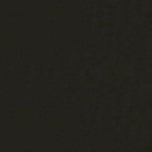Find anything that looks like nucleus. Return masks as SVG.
<instances>
[{
    "instance_id": "nucleus-1",
    "label": "nucleus",
    "mask_w": 152,
    "mask_h": 152,
    "mask_svg": "<svg viewBox=\"0 0 152 152\" xmlns=\"http://www.w3.org/2000/svg\"><path fill=\"white\" fill-rule=\"evenodd\" d=\"M7 126V129H8V130H9V131H10L11 130L12 128V126H11V124L10 123H8Z\"/></svg>"
},
{
    "instance_id": "nucleus-2",
    "label": "nucleus",
    "mask_w": 152,
    "mask_h": 152,
    "mask_svg": "<svg viewBox=\"0 0 152 152\" xmlns=\"http://www.w3.org/2000/svg\"><path fill=\"white\" fill-rule=\"evenodd\" d=\"M7 87L9 90H10L11 89V85L9 83H7Z\"/></svg>"
},
{
    "instance_id": "nucleus-3",
    "label": "nucleus",
    "mask_w": 152,
    "mask_h": 152,
    "mask_svg": "<svg viewBox=\"0 0 152 152\" xmlns=\"http://www.w3.org/2000/svg\"><path fill=\"white\" fill-rule=\"evenodd\" d=\"M7 120H9V119L11 117L10 115H9L8 112L7 111Z\"/></svg>"
},
{
    "instance_id": "nucleus-4",
    "label": "nucleus",
    "mask_w": 152,
    "mask_h": 152,
    "mask_svg": "<svg viewBox=\"0 0 152 152\" xmlns=\"http://www.w3.org/2000/svg\"><path fill=\"white\" fill-rule=\"evenodd\" d=\"M7 52L9 53L10 52V51L9 50V49H8V48H7Z\"/></svg>"
},
{
    "instance_id": "nucleus-5",
    "label": "nucleus",
    "mask_w": 152,
    "mask_h": 152,
    "mask_svg": "<svg viewBox=\"0 0 152 152\" xmlns=\"http://www.w3.org/2000/svg\"><path fill=\"white\" fill-rule=\"evenodd\" d=\"M7 149H8L9 151H10V148L9 147H7Z\"/></svg>"
},
{
    "instance_id": "nucleus-6",
    "label": "nucleus",
    "mask_w": 152,
    "mask_h": 152,
    "mask_svg": "<svg viewBox=\"0 0 152 152\" xmlns=\"http://www.w3.org/2000/svg\"><path fill=\"white\" fill-rule=\"evenodd\" d=\"M7 0V4H9V2L8 1V0Z\"/></svg>"
},
{
    "instance_id": "nucleus-7",
    "label": "nucleus",
    "mask_w": 152,
    "mask_h": 152,
    "mask_svg": "<svg viewBox=\"0 0 152 152\" xmlns=\"http://www.w3.org/2000/svg\"><path fill=\"white\" fill-rule=\"evenodd\" d=\"M7 139L8 140H9V137H7Z\"/></svg>"
},
{
    "instance_id": "nucleus-8",
    "label": "nucleus",
    "mask_w": 152,
    "mask_h": 152,
    "mask_svg": "<svg viewBox=\"0 0 152 152\" xmlns=\"http://www.w3.org/2000/svg\"><path fill=\"white\" fill-rule=\"evenodd\" d=\"M9 96V95H8L7 97H8V96Z\"/></svg>"
},
{
    "instance_id": "nucleus-9",
    "label": "nucleus",
    "mask_w": 152,
    "mask_h": 152,
    "mask_svg": "<svg viewBox=\"0 0 152 152\" xmlns=\"http://www.w3.org/2000/svg\"><path fill=\"white\" fill-rule=\"evenodd\" d=\"M8 133H9V134L10 133V132H8Z\"/></svg>"
}]
</instances>
